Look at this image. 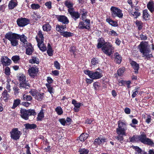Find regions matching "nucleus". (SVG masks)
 <instances>
[{"label": "nucleus", "mask_w": 154, "mask_h": 154, "mask_svg": "<svg viewBox=\"0 0 154 154\" xmlns=\"http://www.w3.org/2000/svg\"><path fill=\"white\" fill-rule=\"evenodd\" d=\"M57 113L59 115H61L63 113V111L61 107L60 106H58L55 109Z\"/></svg>", "instance_id": "nucleus-46"}, {"label": "nucleus", "mask_w": 154, "mask_h": 154, "mask_svg": "<svg viewBox=\"0 0 154 154\" xmlns=\"http://www.w3.org/2000/svg\"><path fill=\"white\" fill-rule=\"evenodd\" d=\"M24 126L26 129H34L36 128V126L35 124H29V123L25 124Z\"/></svg>", "instance_id": "nucleus-32"}, {"label": "nucleus", "mask_w": 154, "mask_h": 154, "mask_svg": "<svg viewBox=\"0 0 154 154\" xmlns=\"http://www.w3.org/2000/svg\"><path fill=\"white\" fill-rule=\"evenodd\" d=\"M79 151L80 154H87L89 152L88 150L85 149H81Z\"/></svg>", "instance_id": "nucleus-58"}, {"label": "nucleus", "mask_w": 154, "mask_h": 154, "mask_svg": "<svg viewBox=\"0 0 154 154\" xmlns=\"http://www.w3.org/2000/svg\"><path fill=\"white\" fill-rule=\"evenodd\" d=\"M38 71V69L36 67H31L28 70L29 75L33 77L35 74Z\"/></svg>", "instance_id": "nucleus-18"}, {"label": "nucleus", "mask_w": 154, "mask_h": 154, "mask_svg": "<svg viewBox=\"0 0 154 154\" xmlns=\"http://www.w3.org/2000/svg\"><path fill=\"white\" fill-rule=\"evenodd\" d=\"M33 48L32 47H28L26 49V54L28 55H31L32 52Z\"/></svg>", "instance_id": "nucleus-45"}, {"label": "nucleus", "mask_w": 154, "mask_h": 154, "mask_svg": "<svg viewBox=\"0 0 154 154\" xmlns=\"http://www.w3.org/2000/svg\"><path fill=\"white\" fill-rule=\"evenodd\" d=\"M5 37L10 42L12 46H16L18 45V40L20 38V35L13 33L10 32L7 33Z\"/></svg>", "instance_id": "nucleus-2"}, {"label": "nucleus", "mask_w": 154, "mask_h": 154, "mask_svg": "<svg viewBox=\"0 0 154 154\" xmlns=\"http://www.w3.org/2000/svg\"><path fill=\"white\" fill-rule=\"evenodd\" d=\"M124 111L126 114H129L130 113L131 110L129 108H126L125 109Z\"/></svg>", "instance_id": "nucleus-64"}, {"label": "nucleus", "mask_w": 154, "mask_h": 154, "mask_svg": "<svg viewBox=\"0 0 154 154\" xmlns=\"http://www.w3.org/2000/svg\"><path fill=\"white\" fill-rule=\"evenodd\" d=\"M44 94L43 93H38L37 96V99L38 100L41 101L43 99L44 97Z\"/></svg>", "instance_id": "nucleus-52"}, {"label": "nucleus", "mask_w": 154, "mask_h": 154, "mask_svg": "<svg viewBox=\"0 0 154 154\" xmlns=\"http://www.w3.org/2000/svg\"><path fill=\"white\" fill-rule=\"evenodd\" d=\"M46 86L48 88V91L50 92V94H51L52 93H53L54 89L53 88L51 87L49 84H46Z\"/></svg>", "instance_id": "nucleus-44"}, {"label": "nucleus", "mask_w": 154, "mask_h": 154, "mask_svg": "<svg viewBox=\"0 0 154 154\" xmlns=\"http://www.w3.org/2000/svg\"><path fill=\"white\" fill-rule=\"evenodd\" d=\"M20 115L22 118L25 120H27L29 117L31 116H35L36 114L34 109L26 110L21 109L20 110Z\"/></svg>", "instance_id": "nucleus-3"}, {"label": "nucleus", "mask_w": 154, "mask_h": 154, "mask_svg": "<svg viewBox=\"0 0 154 154\" xmlns=\"http://www.w3.org/2000/svg\"><path fill=\"white\" fill-rule=\"evenodd\" d=\"M114 56L115 57V61L119 64L120 63L122 59L121 56L117 52L115 54Z\"/></svg>", "instance_id": "nucleus-24"}, {"label": "nucleus", "mask_w": 154, "mask_h": 154, "mask_svg": "<svg viewBox=\"0 0 154 154\" xmlns=\"http://www.w3.org/2000/svg\"><path fill=\"white\" fill-rule=\"evenodd\" d=\"M59 121L63 125H65L66 123V121L64 119H60Z\"/></svg>", "instance_id": "nucleus-61"}, {"label": "nucleus", "mask_w": 154, "mask_h": 154, "mask_svg": "<svg viewBox=\"0 0 154 154\" xmlns=\"http://www.w3.org/2000/svg\"><path fill=\"white\" fill-rule=\"evenodd\" d=\"M29 92L33 97L37 95L38 93V92H37L36 91L32 89H31Z\"/></svg>", "instance_id": "nucleus-50"}, {"label": "nucleus", "mask_w": 154, "mask_h": 154, "mask_svg": "<svg viewBox=\"0 0 154 154\" xmlns=\"http://www.w3.org/2000/svg\"><path fill=\"white\" fill-rule=\"evenodd\" d=\"M61 28V26L59 25H57L56 26V30L58 32H59L60 33V34L61 35V33L62 32H63L64 31Z\"/></svg>", "instance_id": "nucleus-51"}, {"label": "nucleus", "mask_w": 154, "mask_h": 154, "mask_svg": "<svg viewBox=\"0 0 154 154\" xmlns=\"http://www.w3.org/2000/svg\"><path fill=\"white\" fill-rule=\"evenodd\" d=\"M37 37L38 38L40 39V41H44V36L43 34H42V32L41 30H39L38 33L36 37Z\"/></svg>", "instance_id": "nucleus-40"}, {"label": "nucleus", "mask_w": 154, "mask_h": 154, "mask_svg": "<svg viewBox=\"0 0 154 154\" xmlns=\"http://www.w3.org/2000/svg\"><path fill=\"white\" fill-rule=\"evenodd\" d=\"M130 14L134 17L135 18H136L140 15V13L139 12H138L137 10H136V11H133V10H132L131 11Z\"/></svg>", "instance_id": "nucleus-41"}, {"label": "nucleus", "mask_w": 154, "mask_h": 154, "mask_svg": "<svg viewBox=\"0 0 154 154\" xmlns=\"http://www.w3.org/2000/svg\"><path fill=\"white\" fill-rule=\"evenodd\" d=\"M9 97V95L7 93V91L5 90L2 94V99L4 100V101H6L8 100Z\"/></svg>", "instance_id": "nucleus-31"}, {"label": "nucleus", "mask_w": 154, "mask_h": 154, "mask_svg": "<svg viewBox=\"0 0 154 154\" xmlns=\"http://www.w3.org/2000/svg\"><path fill=\"white\" fill-rule=\"evenodd\" d=\"M136 23L138 26L139 29L140 30L142 29V23L141 22H140L138 21H136Z\"/></svg>", "instance_id": "nucleus-59"}, {"label": "nucleus", "mask_w": 154, "mask_h": 154, "mask_svg": "<svg viewBox=\"0 0 154 154\" xmlns=\"http://www.w3.org/2000/svg\"><path fill=\"white\" fill-rule=\"evenodd\" d=\"M150 17V15L148 13V10L145 9V20H148Z\"/></svg>", "instance_id": "nucleus-55"}, {"label": "nucleus", "mask_w": 154, "mask_h": 154, "mask_svg": "<svg viewBox=\"0 0 154 154\" xmlns=\"http://www.w3.org/2000/svg\"><path fill=\"white\" fill-rule=\"evenodd\" d=\"M5 73L6 75H9L10 74V68L8 67H7L5 69Z\"/></svg>", "instance_id": "nucleus-56"}, {"label": "nucleus", "mask_w": 154, "mask_h": 154, "mask_svg": "<svg viewBox=\"0 0 154 154\" xmlns=\"http://www.w3.org/2000/svg\"><path fill=\"white\" fill-rule=\"evenodd\" d=\"M83 20V21H81L79 23L78 28L81 29H89L90 28V20L88 19Z\"/></svg>", "instance_id": "nucleus-9"}, {"label": "nucleus", "mask_w": 154, "mask_h": 154, "mask_svg": "<svg viewBox=\"0 0 154 154\" xmlns=\"http://www.w3.org/2000/svg\"><path fill=\"white\" fill-rule=\"evenodd\" d=\"M85 74L88 75L91 79H97L102 77L101 72L96 71L94 72L89 70H85L84 71Z\"/></svg>", "instance_id": "nucleus-5"}, {"label": "nucleus", "mask_w": 154, "mask_h": 154, "mask_svg": "<svg viewBox=\"0 0 154 154\" xmlns=\"http://www.w3.org/2000/svg\"><path fill=\"white\" fill-rule=\"evenodd\" d=\"M54 66L57 69H60V65L57 61H54Z\"/></svg>", "instance_id": "nucleus-54"}, {"label": "nucleus", "mask_w": 154, "mask_h": 154, "mask_svg": "<svg viewBox=\"0 0 154 154\" xmlns=\"http://www.w3.org/2000/svg\"><path fill=\"white\" fill-rule=\"evenodd\" d=\"M126 124L121 121L118 122V128L116 129V132L118 136L115 137L116 139L122 143L124 140L123 136H126Z\"/></svg>", "instance_id": "nucleus-1"}, {"label": "nucleus", "mask_w": 154, "mask_h": 154, "mask_svg": "<svg viewBox=\"0 0 154 154\" xmlns=\"http://www.w3.org/2000/svg\"><path fill=\"white\" fill-rule=\"evenodd\" d=\"M89 135L87 133L82 134L79 137V140L81 141L85 140L88 137Z\"/></svg>", "instance_id": "nucleus-30"}, {"label": "nucleus", "mask_w": 154, "mask_h": 154, "mask_svg": "<svg viewBox=\"0 0 154 154\" xmlns=\"http://www.w3.org/2000/svg\"><path fill=\"white\" fill-rule=\"evenodd\" d=\"M17 5L16 1L15 0H11L8 5L9 8L12 9Z\"/></svg>", "instance_id": "nucleus-29"}, {"label": "nucleus", "mask_w": 154, "mask_h": 154, "mask_svg": "<svg viewBox=\"0 0 154 154\" xmlns=\"http://www.w3.org/2000/svg\"><path fill=\"white\" fill-rule=\"evenodd\" d=\"M110 11L111 15L114 17H118L119 18H122L123 16L122 11L118 8L112 6L111 8Z\"/></svg>", "instance_id": "nucleus-6"}, {"label": "nucleus", "mask_w": 154, "mask_h": 154, "mask_svg": "<svg viewBox=\"0 0 154 154\" xmlns=\"http://www.w3.org/2000/svg\"><path fill=\"white\" fill-rule=\"evenodd\" d=\"M20 41L25 44H26L27 42V37L24 35H20Z\"/></svg>", "instance_id": "nucleus-37"}, {"label": "nucleus", "mask_w": 154, "mask_h": 154, "mask_svg": "<svg viewBox=\"0 0 154 154\" xmlns=\"http://www.w3.org/2000/svg\"><path fill=\"white\" fill-rule=\"evenodd\" d=\"M69 12L75 20H76L80 17V14L78 12L75 11L74 9H69Z\"/></svg>", "instance_id": "nucleus-13"}, {"label": "nucleus", "mask_w": 154, "mask_h": 154, "mask_svg": "<svg viewBox=\"0 0 154 154\" xmlns=\"http://www.w3.org/2000/svg\"><path fill=\"white\" fill-rule=\"evenodd\" d=\"M106 21L111 25L114 26H118L117 22L114 21L110 19H108Z\"/></svg>", "instance_id": "nucleus-38"}, {"label": "nucleus", "mask_w": 154, "mask_h": 154, "mask_svg": "<svg viewBox=\"0 0 154 154\" xmlns=\"http://www.w3.org/2000/svg\"><path fill=\"white\" fill-rule=\"evenodd\" d=\"M18 78L20 82V83L26 82L25 76L23 74H20L18 76Z\"/></svg>", "instance_id": "nucleus-26"}, {"label": "nucleus", "mask_w": 154, "mask_h": 154, "mask_svg": "<svg viewBox=\"0 0 154 154\" xmlns=\"http://www.w3.org/2000/svg\"><path fill=\"white\" fill-rule=\"evenodd\" d=\"M1 61L3 65L6 66L9 65L11 62V60L7 57L5 56L2 57Z\"/></svg>", "instance_id": "nucleus-12"}, {"label": "nucleus", "mask_w": 154, "mask_h": 154, "mask_svg": "<svg viewBox=\"0 0 154 154\" xmlns=\"http://www.w3.org/2000/svg\"><path fill=\"white\" fill-rule=\"evenodd\" d=\"M101 40L100 41H99V42L98 43L97 45V47L98 48H100L102 47H103V45H104L103 44V42H101Z\"/></svg>", "instance_id": "nucleus-62"}, {"label": "nucleus", "mask_w": 154, "mask_h": 154, "mask_svg": "<svg viewBox=\"0 0 154 154\" xmlns=\"http://www.w3.org/2000/svg\"><path fill=\"white\" fill-rule=\"evenodd\" d=\"M138 48L140 52L143 54V57L144 56V42L142 41L138 46Z\"/></svg>", "instance_id": "nucleus-23"}, {"label": "nucleus", "mask_w": 154, "mask_h": 154, "mask_svg": "<svg viewBox=\"0 0 154 154\" xmlns=\"http://www.w3.org/2000/svg\"><path fill=\"white\" fill-rule=\"evenodd\" d=\"M102 49L103 52L109 56L112 54L114 51V48L109 43L104 44Z\"/></svg>", "instance_id": "nucleus-4"}, {"label": "nucleus", "mask_w": 154, "mask_h": 154, "mask_svg": "<svg viewBox=\"0 0 154 154\" xmlns=\"http://www.w3.org/2000/svg\"><path fill=\"white\" fill-rule=\"evenodd\" d=\"M42 28L44 31L47 32L50 31L51 28V26L48 24H46L44 25Z\"/></svg>", "instance_id": "nucleus-35"}, {"label": "nucleus", "mask_w": 154, "mask_h": 154, "mask_svg": "<svg viewBox=\"0 0 154 154\" xmlns=\"http://www.w3.org/2000/svg\"><path fill=\"white\" fill-rule=\"evenodd\" d=\"M29 63H31L38 64L39 63V60L36 57H33L32 59L29 60Z\"/></svg>", "instance_id": "nucleus-39"}, {"label": "nucleus", "mask_w": 154, "mask_h": 154, "mask_svg": "<svg viewBox=\"0 0 154 154\" xmlns=\"http://www.w3.org/2000/svg\"><path fill=\"white\" fill-rule=\"evenodd\" d=\"M98 60L97 58L92 59L91 60V67L92 68H94L98 64Z\"/></svg>", "instance_id": "nucleus-27"}, {"label": "nucleus", "mask_w": 154, "mask_h": 154, "mask_svg": "<svg viewBox=\"0 0 154 154\" xmlns=\"http://www.w3.org/2000/svg\"><path fill=\"white\" fill-rule=\"evenodd\" d=\"M125 71V68L124 67L119 69L117 71L118 74L119 76L122 75Z\"/></svg>", "instance_id": "nucleus-48"}, {"label": "nucleus", "mask_w": 154, "mask_h": 154, "mask_svg": "<svg viewBox=\"0 0 154 154\" xmlns=\"http://www.w3.org/2000/svg\"><path fill=\"white\" fill-rule=\"evenodd\" d=\"M11 59L14 62L16 63L20 59V58L19 56L16 55L13 56Z\"/></svg>", "instance_id": "nucleus-49"}, {"label": "nucleus", "mask_w": 154, "mask_h": 154, "mask_svg": "<svg viewBox=\"0 0 154 154\" xmlns=\"http://www.w3.org/2000/svg\"><path fill=\"white\" fill-rule=\"evenodd\" d=\"M31 8L33 9L36 10L38 9L40 6L38 4H32L31 5Z\"/></svg>", "instance_id": "nucleus-53"}, {"label": "nucleus", "mask_w": 154, "mask_h": 154, "mask_svg": "<svg viewBox=\"0 0 154 154\" xmlns=\"http://www.w3.org/2000/svg\"><path fill=\"white\" fill-rule=\"evenodd\" d=\"M57 18L58 21L64 24H67L69 22L67 17L64 16H59L57 17Z\"/></svg>", "instance_id": "nucleus-16"}, {"label": "nucleus", "mask_w": 154, "mask_h": 154, "mask_svg": "<svg viewBox=\"0 0 154 154\" xmlns=\"http://www.w3.org/2000/svg\"><path fill=\"white\" fill-rule=\"evenodd\" d=\"M151 58H153V56L151 52L150 46L148 45V42H145V59L150 60Z\"/></svg>", "instance_id": "nucleus-7"}, {"label": "nucleus", "mask_w": 154, "mask_h": 154, "mask_svg": "<svg viewBox=\"0 0 154 154\" xmlns=\"http://www.w3.org/2000/svg\"><path fill=\"white\" fill-rule=\"evenodd\" d=\"M151 120V116L149 115L146 119V122L148 124H149Z\"/></svg>", "instance_id": "nucleus-63"}, {"label": "nucleus", "mask_w": 154, "mask_h": 154, "mask_svg": "<svg viewBox=\"0 0 154 154\" xmlns=\"http://www.w3.org/2000/svg\"><path fill=\"white\" fill-rule=\"evenodd\" d=\"M11 138L14 140L19 139L21 133L18 130L17 128H14L12 129L10 132Z\"/></svg>", "instance_id": "nucleus-8"}, {"label": "nucleus", "mask_w": 154, "mask_h": 154, "mask_svg": "<svg viewBox=\"0 0 154 154\" xmlns=\"http://www.w3.org/2000/svg\"><path fill=\"white\" fill-rule=\"evenodd\" d=\"M44 114L43 112V110L42 109L40 112L38 114L37 117L38 121H41L44 117Z\"/></svg>", "instance_id": "nucleus-36"}, {"label": "nucleus", "mask_w": 154, "mask_h": 154, "mask_svg": "<svg viewBox=\"0 0 154 154\" xmlns=\"http://www.w3.org/2000/svg\"><path fill=\"white\" fill-rule=\"evenodd\" d=\"M45 5L48 8L50 9L51 8V2H47L45 4Z\"/></svg>", "instance_id": "nucleus-60"}, {"label": "nucleus", "mask_w": 154, "mask_h": 154, "mask_svg": "<svg viewBox=\"0 0 154 154\" xmlns=\"http://www.w3.org/2000/svg\"><path fill=\"white\" fill-rule=\"evenodd\" d=\"M132 66L135 70V73H138V71L139 69V65L136 62L132 61L131 63Z\"/></svg>", "instance_id": "nucleus-20"}, {"label": "nucleus", "mask_w": 154, "mask_h": 154, "mask_svg": "<svg viewBox=\"0 0 154 154\" xmlns=\"http://www.w3.org/2000/svg\"><path fill=\"white\" fill-rule=\"evenodd\" d=\"M87 13V12L85 9L83 8H82L81 9L80 13L79 14H81L82 15V20H83L85 18Z\"/></svg>", "instance_id": "nucleus-34"}, {"label": "nucleus", "mask_w": 154, "mask_h": 154, "mask_svg": "<svg viewBox=\"0 0 154 154\" xmlns=\"http://www.w3.org/2000/svg\"><path fill=\"white\" fill-rule=\"evenodd\" d=\"M64 4L68 8V11L69 12V9H72L74 10V8H73V4L69 0H66L65 3Z\"/></svg>", "instance_id": "nucleus-21"}, {"label": "nucleus", "mask_w": 154, "mask_h": 154, "mask_svg": "<svg viewBox=\"0 0 154 154\" xmlns=\"http://www.w3.org/2000/svg\"><path fill=\"white\" fill-rule=\"evenodd\" d=\"M74 34L73 33L70 32L64 31L61 33L62 35L66 38L72 36Z\"/></svg>", "instance_id": "nucleus-28"}, {"label": "nucleus", "mask_w": 154, "mask_h": 154, "mask_svg": "<svg viewBox=\"0 0 154 154\" xmlns=\"http://www.w3.org/2000/svg\"><path fill=\"white\" fill-rule=\"evenodd\" d=\"M134 148L136 152V154H141V150L137 146H134Z\"/></svg>", "instance_id": "nucleus-57"}, {"label": "nucleus", "mask_w": 154, "mask_h": 154, "mask_svg": "<svg viewBox=\"0 0 154 154\" xmlns=\"http://www.w3.org/2000/svg\"><path fill=\"white\" fill-rule=\"evenodd\" d=\"M17 22L19 26L23 27L29 24V20L28 19L26 18H21L18 19Z\"/></svg>", "instance_id": "nucleus-11"}, {"label": "nucleus", "mask_w": 154, "mask_h": 154, "mask_svg": "<svg viewBox=\"0 0 154 154\" xmlns=\"http://www.w3.org/2000/svg\"><path fill=\"white\" fill-rule=\"evenodd\" d=\"M48 50H47V53L48 55L50 56H51L52 55V51L51 46L49 44H48Z\"/></svg>", "instance_id": "nucleus-43"}, {"label": "nucleus", "mask_w": 154, "mask_h": 154, "mask_svg": "<svg viewBox=\"0 0 154 154\" xmlns=\"http://www.w3.org/2000/svg\"><path fill=\"white\" fill-rule=\"evenodd\" d=\"M22 99L23 100L29 101L32 100V98L30 95H26L25 94H23Z\"/></svg>", "instance_id": "nucleus-33"}, {"label": "nucleus", "mask_w": 154, "mask_h": 154, "mask_svg": "<svg viewBox=\"0 0 154 154\" xmlns=\"http://www.w3.org/2000/svg\"><path fill=\"white\" fill-rule=\"evenodd\" d=\"M139 90V88H136L135 89L133 90L132 91L133 94L132 95V98H134L136 95H137V94H138V90Z\"/></svg>", "instance_id": "nucleus-47"}, {"label": "nucleus", "mask_w": 154, "mask_h": 154, "mask_svg": "<svg viewBox=\"0 0 154 154\" xmlns=\"http://www.w3.org/2000/svg\"><path fill=\"white\" fill-rule=\"evenodd\" d=\"M20 100L19 99H17L14 101V102L13 106L12 107V109L15 108L17 106L20 104Z\"/></svg>", "instance_id": "nucleus-42"}, {"label": "nucleus", "mask_w": 154, "mask_h": 154, "mask_svg": "<svg viewBox=\"0 0 154 154\" xmlns=\"http://www.w3.org/2000/svg\"><path fill=\"white\" fill-rule=\"evenodd\" d=\"M36 39L38 42V46L40 49L43 51H45L46 50V48L43 43L44 41H40V39L38 38L37 37H36Z\"/></svg>", "instance_id": "nucleus-14"}, {"label": "nucleus", "mask_w": 154, "mask_h": 154, "mask_svg": "<svg viewBox=\"0 0 154 154\" xmlns=\"http://www.w3.org/2000/svg\"><path fill=\"white\" fill-rule=\"evenodd\" d=\"M19 85V87L21 89H26L29 88L30 87L29 84L27 82H25L21 83H20Z\"/></svg>", "instance_id": "nucleus-22"}, {"label": "nucleus", "mask_w": 154, "mask_h": 154, "mask_svg": "<svg viewBox=\"0 0 154 154\" xmlns=\"http://www.w3.org/2000/svg\"><path fill=\"white\" fill-rule=\"evenodd\" d=\"M130 142H135L140 141L142 143H144V135H142L140 136H133L132 137L129 138Z\"/></svg>", "instance_id": "nucleus-10"}, {"label": "nucleus", "mask_w": 154, "mask_h": 154, "mask_svg": "<svg viewBox=\"0 0 154 154\" xmlns=\"http://www.w3.org/2000/svg\"><path fill=\"white\" fill-rule=\"evenodd\" d=\"M145 134V144L153 146H154V143L151 139L146 137Z\"/></svg>", "instance_id": "nucleus-25"}, {"label": "nucleus", "mask_w": 154, "mask_h": 154, "mask_svg": "<svg viewBox=\"0 0 154 154\" xmlns=\"http://www.w3.org/2000/svg\"><path fill=\"white\" fill-rule=\"evenodd\" d=\"M72 103L75 106L74 109L75 112H78L79 110L78 109L80 108L81 106V103H77V101L74 100H73L72 101Z\"/></svg>", "instance_id": "nucleus-19"}, {"label": "nucleus", "mask_w": 154, "mask_h": 154, "mask_svg": "<svg viewBox=\"0 0 154 154\" xmlns=\"http://www.w3.org/2000/svg\"><path fill=\"white\" fill-rule=\"evenodd\" d=\"M148 9L151 13L154 12V2L152 0H150L147 4Z\"/></svg>", "instance_id": "nucleus-17"}, {"label": "nucleus", "mask_w": 154, "mask_h": 154, "mask_svg": "<svg viewBox=\"0 0 154 154\" xmlns=\"http://www.w3.org/2000/svg\"><path fill=\"white\" fill-rule=\"evenodd\" d=\"M106 141V139L103 137H98L95 140L94 143L95 145H100Z\"/></svg>", "instance_id": "nucleus-15"}]
</instances>
